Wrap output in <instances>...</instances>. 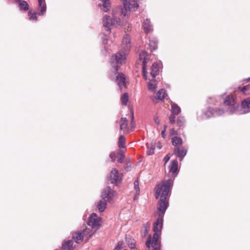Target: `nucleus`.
I'll return each mask as SVG.
<instances>
[{"label":"nucleus","mask_w":250,"mask_h":250,"mask_svg":"<svg viewBox=\"0 0 250 250\" xmlns=\"http://www.w3.org/2000/svg\"><path fill=\"white\" fill-rule=\"evenodd\" d=\"M149 46L151 51L155 50L157 48V43L155 41H150Z\"/></svg>","instance_id":"nucleus-31"},{"label":"nucleus","mask_w":250,"mask_h":250,"mask_svg":"<svg viewBox=\"0 0 250 250\" xmlns=\"http://www.w3.org/2000/svg\"><path fill=\"white\" fill-rule=\"evenodd\" d=\"M178 169V162L174 160L171 162L169 166V175L171 178H174Z\"/></svg>","instance_id":"nucleus-14"},{"label":"nucleus","mask_w":250,"mask_h":250,"mask_svg":"<svg viewBox=\"0 0 250 250\" xmlns=\"http://www.w3.org/2000/svg\"><path fill=\"white\" fill-rule=\"evenodd\" d=\"M130 47V37L128 34H125L124 36L122 43V49L112 56L111 59V64L115 68L116 71L118 70L121 65L125 63L127 54Z\"/></svg>","instance_id":"nucleus-2"},{"label":"nucleus","mask_w":250,"mask_h":250,"mask_svg":"<svg viewBox=\"0 0 250 250\" xmlns=\"http://www.w3.org/2000/svg\"><path fill=\"white\" fill-rule=\"evenodd\" d=\"M170 122L173 123L175 121V117H171L169 118Z\"/></svg>","instance_id":"nucleus-41"},{"label":"nucleus","mask_w":250,"mask_h":250,"mask_svg":"<svg viewBox=\"0 0 250 250\" xmlns=\"http://www.w3.org/2000/svg\"><path fill=\"white\" fill-rule=\"evenodd\" d=\"M131 118L133 120V113H131Z\"/></svg>","instance_id":"nucleus-45"},{"label":"nucleus","mask_w":250,"mask_h":250,"mask_svg":"<svg viewBox=\"0 0 250 250\" xmlns=\"http://www.w3.org/2000/svg\"><path fill=\"white\" fill-rule=\"evenodd\" d=\"M134 190L136 192V194L134 196V199L135 200L137 199L138 196L140 192V189L139 187V182L137 180H135L134 183Z\"/></svg>","instance_id":"nucleus-24"},{"label":"nucleus","mask_w":250,"mask_h":250,"mask_svg":"<svg viewBox=\"0 0 250 250\" xmlns=\"http://www.w3.org/2000/svg\"><path fill=\"white\" fill-rule=\"evenodd\" d=\"M170 159V157L168 155H167L164 158V161L165 162V164L167 163L169 160Z\"/></svg>","instance_id":"nucleus-38"},{"label":"nucleus","mask_w":250,"mask_h":250,"mask_svg":"<svg viewBox=\"0 0 250 250\" xmlns=\"http://www.w3.org/2000/svg\"><path fill=\"white\" fill-rule=\"evenodd\" d=\"M37 13H31V12H29L28 13V16L30 20L31 21H36L37 20V17H36Z\"/></svg>","instance_id":"nucleus-33"},{"label":"nucleus","mask_w":250,"mask_h":250,"mask_svg":"<svg viewBox=\"0 0 250 250\" xmlns=\"http://www.w3.org/2000/svg\"><path fill=\"white\" fill-rule=\"evenodd\" d=\"M170 134L171 135H176L177 133H176V131H175L174 129H171L170 130Z\"/></svg>","instance_id":"nucleus-39"},{"label":"nucleus","mask_w":250,"mask_h":250,"mask_svg":"<svg viewBox=\"0 0 250 250\" xmlns=\"http://www.w3.org/2000/svg\"><path fill=\"white\" fill-rule=\"evenodd\" d=\"M110 178L112 183H116L117 185L122 181V174H119L116 169L113 168L111 171Z\"/></svg>","instance_id":"nucleus-9"},{"label":"nucleus","mask_w":250,"mask_h":250,"mask_svg":"<svg viewBox=\"0 0 250 250\" xmlns=\"http://www.w3.org/2000/svg\"><path fill=\"white\" fill-rule=\"evenodd\" d=\"M116 82L121 89L123 87H126V78L123 73L118 74V76H117Z\"/></svg>","instance_id":"nucleus-12"},{"label":"nucleus","mask_w":250,"mask_h":250,"mask_svg":"<svg viewBox=\"0 0 250 250\" xmlns=\"http://www.w3.org/2000/svg\"><path fill=\"white\" fill-rule=\"evenodd\" d=\"M126 242L130 248H132L136 246L135 240L129 236H126Z\"/></svg>","instance_id":"nucleus-20"},{"label":"nucleus","mask_w":250,"mask_h":250,"mask_svg":"<svg viewBox=\"0 0 250 250\" xmlns=\"http://www.w3.org/2000/svg\"><path fill=\"white\" fill-rule=\"evenodd\" d=\"M124 151L123 150H119L118 152V155L119 156L118 159V162L120 163H122L124 162Z\"/></svg>","instance_id":"nucleus-29"},{"label":"nucleus","mask_w":250,"mask_h":250,"mask_svg":"<svg viewBox=\"0 0 250 250\" xmlns=\"http://www.w3.org/2000/svg\"><path fill=\"white\" fill-rule=\"evenodd\" d=\"M139 60L143 64V70L145 71L147 63L149 61V55L146 51H142L139 54Z\"/></svg>","instance_id":"nucleus-10"},{"label":"nucleus","mask_w":250,"mask_h":250,"mask_svg":"<svg viewBox=\"0 0 250 250\" xmlns=\"http://www.w3.org/2000/svg\"><path fill=\"white\" fill-rule=\"evenodd\" d=\"M128 100V96L127 93H125L121 97V101L123 104L126 105Z\"/></svg>","instance_id":"nucleus-32"},{"label":"nucleus","mask_w":250,"mask_h":250,"mask_svg":"<svg viewBox=\"0 0 250 250\" xmlns=\"http://www.w3.org/2000/svg\"><path fill=\"white\" fill-rule=\"evenodd\" d=\"M187 153V150L183 148H177L175 149V153L177 157H180L181 160L185 156Z\"/></svg>","instance_id":"nucleus-18"},{"label":"nucleus","mask_w":250,"mask_h":250,"mask_svg":"<svg viewBox=\"0 0 250 250\" xmlns=\"http://www.w3.org/2000/svg\"><path fill=\"white\" fill-rule=\"evenodd\" d=\"M39 5L41 8V14H44L46 11V4L44 0H38Z\"/></svg>","instance_id":"nucleus-21"},{"label":"nucleus","mask_w":250,"mask_h":250,"mask_svg":"<svg viewBox=\"0 0 250 250\" xmlns=\"http://www.w3.org/2000/svg\"><path fill=\"white\" fill-rule=\"evenodd\" d=\"M155 146L152 144H150L147 146L146 151L147 154L148 155H152L154 152Z\"/></svg>","instance_id":"nucleus-28"},{"label":"nucleus","mask_w":250,"mask_h":250,"mask_svg":"<svg viewBox=\"0 0 250 250\" xmlns=\"http://www.w3.org/2000/svg\"><path fill=\"white\" fill-rule=\"evenodd\" d=\"M154 121L155 123L157 124V125H159L160 123V120L157 117H154Z\"/></svg>","instance_id":"nucleus-40"},{"label":"nucleus","mask_w":250,"mask_h":250,"mask_svg":"<svg viewBox=\"0 0 250 250\" xmlns=\"http://www.w3.org/2000/svg\"><path fill=\"white\" fill-rule=\"evenodd\" d=\"M131 250H138V249L136 248V247H133L132 248H130Z\"/></svg>","instance_id":"nucleus-44"},{"label":"nucleus","mask_w":250,"mask_h":250,"mask_svg":"<svg viewBox=\"0 0 250 250\" xmlns=\"http://www.w3.org/2000/svg\"><path fill=\"white\" fill-rule=\"evenodd\" d=\"M121 16L118 11L114 10L113 11V18L112 19L110 16L105 15L103 19V26L107 31H109L111 27L113 26L119 25L120 24L121 20L118 16Z\"/></svg>","instance_id":"nucleus-4"},{"label":"nucleus","mask_w":250,"mask_h":250,"mask_svg":"<svg viewBox=\"0 0 250 250\" xmlns=\"http://www.w3.org/2000/svg\"><path fill=\"white\" fill-rule=\"evenodd\" d=\"M120 129L125 133H128L129 129L127 127V121L126 118H122L120 122Z\"/></svg>","instance_id":"nucleus-15"},{"label":"nucleus","mask_w":250,"mask_h":250,"mask_svg":"<svg viewBox=\"0 0 250 250\" xmlns=\"http://www.w3.org/2000/svg\"><path fill=\"white\" fill-rule=\"evenodd\" d=\"M101 224V219L99 217L96 213L92 214L88 220V225L91 227L94 231L90 230L89 229H86L83 233L76 232L73 234V239L77 243H80L83 239L84 236L89 235V238L95 232V231L99 228Z\"/></svg>","instance_id":"nucleus-3"},{"label":"nucleus","mask_w":250,"mask_h":250,"mask_svg":"<svg viewBox=\"0 0 250 250\" xmlns=\"http://www.w3.org/2000/svg\"><path fill=\"white\" fill-rule=\"evenodd\" d=\"M250 112V98L242 101L240 113H246Z\"/></svg>","instance_id":"nucleus-13"},{"label":"nucleus","mask_w":250,"mask_h":250,"mask_svg":"<svg viewBox=\"0 0 250 250\" xmlns=\"http://www.w3.org/2000/svg\"><path fill=\"white\" fill-rule=\"evenodd\" d=\"M167 201H159L158 209V216L157 221L153 224V231L154 233L152 238L149 236L146 242V247L150 249L151 247L153 250H160V237L163 227V216L167 207Z\"/></svg>","instance_id":"nucleus-1"},{"label":"nucleus","mask_w":250,"mask_h":250,"mask_svg":"<svg viewBox=\"0 0 250 250\" xmlns=\"http://www.w3.org/2000/svg\"><path fill=\"white\" fill-rule=\"evenodd\" d=\"M109 157L111 158L112 161L114 162L117 157L116 154L115 152H112L110 154Z\"/></svg>","instance_id":"nucleus-35"},{"label":"nucleus","mask_w":250,"mask_h":250,"mask_svg":"<svg viewBox=\"0 0 250 250\" xmlns=\"http://www.w3.org/2000/svg\"><path fill=\"white\" fill-rule=\"evenodd\" d=\"M172 143L174 146H177L182 144V140L180 138L175 136L172 138Z\"/></svg>","instance_id":"nucleus-27"},{"label":"nucleus","mask_w":250,"mask_h":250,"mask_svg":"<svg viewBox=\"0 0 250 250\" xmlns=\"http://www.w3.org/2000/svg\"><path fill=\"white\" fill-rule=\"evenodd\" d=\"M224 106H228L227 108L229 110V112H232L238 107V105L234 103V97L231 95L226 98L224 101Z\"/></svg>","instance_id":"nucleus-8"},{"label":"nucleus","mask_w":250,"mask_h":250,"mask_svg":"<svg viewBox=\"0 0 250 250\" xmlns=\"http://www.w3.org/2000/svg\"><path fill=\"white\" fill-rule=\"evenodd\" d=\"M73 244V241L71 240L65 241L62 244V250H72Z\"/></svg>","instance_id":"nucleus-19"},{"label":"nucleus","mask_w":250,"mask_h":250,"mask_svg":"<svg viewBox=\"0 0 250 250\" xmlns=\"http://www.w3.org/2000/svg\"><path fill=\"white\" fill-rule=\"evenodd\" d=\"M249 89V85H247V86H244L241 89V91L245 93V91L248 90Z\"/></svg>","instance_id":"nucleus-37"},{"label":"nucleus","mask_w":250,"mask_h":250,"mask_svg":"<svg viewBox=\"0 0 250 250\" xmlns=\"http://www.w3.org/2000/svg\"><path fill=\"white\" fill-rule=\"evenodd\" d=\"M116 195L115 191H112L110 188L107 187L102 194V199L100 200L98 208L100 212L104 211L106 206V200L110 202L112 198Z\"/></svg>","instance_id":"nucleus-5"},{"label":"nucleus","mask_w":250,"mask_h":250,"mask_svg":"<svg viewBox=\"0 0 250 250\" xmlns=\"http://www.w3.org/2000/svg\"><path fill=\"white\" fill-rule=\"evenodd\" d=\"M224 113V109H223V108H219L218 109L216 110H214L213 109H209L207 112V114L208 117H209L210 115L208 114L209 113L214 116H218L222 115Z\"/></svg>","instance_id":"nucleus-16"},{"label":"nucleus","mask_w":250,"mask_h":250,"mask_svg":"<svg viewBox=\"0 0 250 250\" xmlns=\"http://www.w3.org/2000/svg\"><path fill=\"white\" fill-rule=\"evenodd\" d=\"M123 245L124 243L123 242H119L114 250H121L123 248Z\"/></svg>","instance_id":"nucleus-34"},{"label":"nucleus","mask_w":250,"mask_h":250,"mask_svg":"<svg viewBox=\"0 0 250 250\" xmlns=\"http://www.w3.org/2000/svg\"><path fill=\"white\" fill-rule=\"evenodd\" d=\"M144 77L146 80L152 81L154 80L155 77L158 75L159 73V66L156 63H153L150 69V72L146 71V68L145 71L143 70Z\"/></svg>","instance_id":"nucleus-7"},{"label":"nucleus","mask_w":250,"mask_h":250,"mask_svg":"<svg viewBox=\"0 0 250 250\" xmlns=\"http://www.w3.org/2000/svg\"><path fill=\"white\" fill-rule=\"evenodd\" d=\"M167 128V126L165 125L164 126V130L162 131V136L163 138H164L165 137V136H166L165 132L166 131Z\"/></svg>","instance_id":"nucleus-36"},{"label":"nucleus","mask_w":250,"mask_h":250,"mask_svg":"<svg viewBox=\"0 0 250 250\" xmlns=\"http://www.w3.org/2000/svg\"><path fill=\"white\" fill-rule=\"evenodd\" d=\"M166 95V91L162 89L157 93V97L159 100H162L165 98Z\"/></svg>","instance_id":"nucleus-25"},{"label":"nucleus","mask_w":250,"mask_h":250,"mask_svg":"<svg viewBox=\"0 0 250 250\" xmlns=\"http://www.w3.org/2000/svg\"><path fill=\"white\" fill-rule=\"evenodd\" d=\"M125 137L121 135L119 137V141H118V146L120 148H124L125 147Z\"/></svg>","instance_id":"nucleus-26"},{"label":"nucleus","mask_w":250,"mask_h":250,"mask_svg":"<svg viewBox=\"0 0 250 250\" xmlns=\"http://www.w3.org/2000/svg\"><path fill=\"white\" fill-rule=\"evenodd\" d=\"M147 86L149 90L152 92L155 91L156 89L155 81H154V80H152V81H149L147 83Z\"/></svg>","instance_id":"nucleus-23"},{"label":"nucleus","mask_w":250,"mask_h":250,"mask_svg":"<svg viewBox=\"0 0 250 250\" xmlns=\"http://www.w3.org/2000/svg\"><path fill=\"white\" fill-rule=\"evenodd\" d=\"M157 147L159 148V149H161V147H162V146L161 145V144L159 142L158 144H157Z\"/></svg>","instance_id":"nucleus-42"},{"label":"nucleus","mask_w":250,"mask_h":250,"mask_svg":"<svg viewBox=\"0 0 250 250\" xmlns=\"http://www.w3.org/2000/svg\"><path fill=\"white\" fill-rule=\"evenodd\" d=\"M124 3V8H119L121 17H123L128 15V11L135 10L138 7L137 0H121Z\"/></svg>","instance_id":"nucleus-6"},{"label":"nucleus","mask_w":250,"mask_h":250,"mask_svg":"<svg viewBox=\"0 0 250 250\" xmlns=\"http://www.w3.org/2000/svg\"><path fill=\"white\" fill-rule=\"evenodd\" d=\"M131 125H132V126H131V129L130 130L132 131V130H133V128H134V123H133V121L131 122Z\"/></svg>","instance_id":"nucleus-43"},{"label":"nucleus","mask_w":250,"mask_h":250,"mask_svg":"<svg viewBox=\"0 0 250 250\" xmlns=\"http://www.w3.org/2000/svg\"><path fill=\"white\" fill-rule=\"evenodd\" d=\"M143 27L146 33H149L152 30V26L150 24V21L148 19L144 21L143 24Z\"/></svg>","instance_id":"nucleus-17"},{"label":"nucleus","mask_w":250,"mask_h":250,"mask_svg":"<svg viewBox=\"0 0 250 250\" xmlns=\"http://www.w3.org/2000/svg\"><path fill=\"white\" fill-rule=\"evenodd\" d=\"M19 6L21 9L27 10L28 8V4L25 1H21L19 4Z\"/></svg>","instance_id":"nucleus-30"},{"label":"nucleus","mask_w":250,"mask_h":250,"mask_svg":"<svg viewBox=\"0 0 250 250\" xmlns=\"http://www.w3.org/2000/svg\"><path fill=\"white\" fill-rule=\"evenodd\" d=\"M171 111L173 114L178 115L180 112V108L176 104L171 103Z\"/></svg>","instance_id":"nucleus-22"},{"label":"nucleus","mask_w":250,"mask_h":250,"mask_svg":"<svg viewBox=\"0 0 250 250\" xmlns=\"http://www.w3.org/2000/svg\"><path fill=\"white\" fill-rule=\"evenodd\" d=\"M101 9L105 12H108L111 8V3L110 0H100L98 4Z\"/></svg>","instance_id":"nucleus-11"}]
</instances>
